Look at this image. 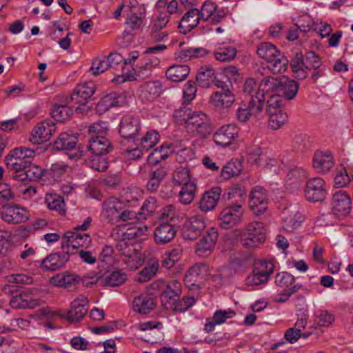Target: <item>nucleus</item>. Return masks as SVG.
<instances>
[{"mask_svg":"<svg viewBox=\"0 0 353 353\" xmlns=\"http://www.w3.org/2000/svg\"><path fill=\"white\" fill-rule=\"evenodd\" d=\"M322 65L321 58L313 51L302 54H296L292 60L291 66L294 77L303 80L308 77V72L316 70Z\"/></svg>","mask_w":353,"mask_h":353,"instance_id":"obj_1","label":"nucleus"},{"mask_svg":"<svg viewBox=\"0 0 353 353\" xmlns=\"http://www.w3.org/2000/svg\"><path fill=\"white\" fill-rule=\"evenodd\" d=\"M3 290L13 296L10 305L14 309H33L39 305V301L32 298L30 290L22 289L14 283L4 285Z\"/></svg>","mask_w":353,"mask_h":353,"instance_id":"obj_2","label":"nucleus"},{"mask_svg":"<svg viewBox=\"0 0 353 353\" xmlns=\"http://www.w3.org/2000/svg\"><path fill=\"white\" fill-rule=\"evenodd\" d=\"M35 156L34 150L26 147L12 149L5 157L6 167L14 172H21L30 163L32 162Z\"/></svg>","mask_w":353,"mask_h":353,"instance_id":"obj_3","label":"nucleus"},{"mask_svg":"<svg viewBox=\"0 0 353 353\" xmlns=\"http://www.w3.org/2000/svg\"><path fill=\"white\" fill-rule=\"evenodd\" d=\"M95 92V85L93 82L89 81L84 83H80L76 86L70 96L67 98L69 101H74L79 104L76 107V111L79 113H83L90 110V107L88 105V100Z\"/></svg>","mask_w":353,"mask_h":353,"instance_id":"obj_4","label":"nucleus"},{"mask_svg":"<svg viewBox=\"0 0 353 353\" xmlns=\"http://www.w3.org/2000/svg\"><path fill=\"white\" fill-rule=\"evenodd\" d=\"M101 131L99 123H94L90 126L88 132L90 135L87 145L88 151L94 155H105L112 150V144L109 139L99 134Z\"/></svg>","mask_w":353,"mask_h":353,"instance_id":"obj_5","label":"nucleus"},{"mask_svg":"<svg viewBox=\"0 0 353 353\" xmlns=\"http://www.w3.org/2000/svg\"><path fill=\"white\" fill-rule=\"evenodd\" d=\"M91 237L88 233L67 231L61 242V248L68 250L70 256H74L79 248H87L91 243Z\"/></svg>","mask_w":353,"mask_h":353,"instance_id":"obj_6","label":"nucleus"},{"mask_svg":"<svg viewBox=\"0 0 353 353\" xmlns=\"http://www.w3.org/2000/svg\"><path fill=\"white\" fill-rule=\"evenodd\" d=\"M243 214L244 210L241 202H230L220 213L219 225L224 229L232 228L243 221Z\"/></svg>","mask_w":353,"mask_h":353,"instance_id":"obj_7","label":"nucleus"},{"mask_svg":"<svg viewBox=\"0 0 353 353\" xmlns=\"http://www.w3.org/2000/svg\"><path fill=\"white\" fill-rule=\"evenodd\" d=\"M187 130L200 138H206L212 132V127L208 116L201 112H193L185 125Z\"/></svg>","mask_w":353,"mask_h":353,"instance_id":"obj_8","label":"nucleus"},{"mask_svg":"<svg viewBox=\"0 0 353 353\" xmlns=\"http://www.w3.org/2000/svg\"><path fill=\"white\" fill-rule=\"evenodd\" d=\"M78 137L72 134L63 132L59 134L58 138L54 141L53 148L56 150H66L70 153L68 155L70 159H79L85 155L83 150H75Z\"/></svg>","mask_w":353,"mask_h":353,"instance_id":"obj_9","label":"nucleus"},{"mask_svg":"<svg viewBox=\"0 0 353 353\" xmlns=\"http://www.w3.org/2000/svg\"><path fill=\"white\" fill-rule=\"evenodd\" d=\"M243 236V247L253 248L259 246L264 242L266 236L264 224L258 221L250 223Z\"/></svg>","mask_w":353,"mask_h":353,"instance_id":"obj_10","label":"nucleus"},{"mask_svg":"<svg viewBox=\"0 0 353 353\" xmlns=\"http://www.w3.org/2000/svg\"><path fill=\"white\" fill-rule=\"evenodd\" d=\"M274 270V265L271 261L260 262L259 265L255 266L252 272L246 278V285L254 286L267 283Z\"/></svg>","mask_w":353,"mask_h":353,"instance_id":"obj_11","label":"nucleus"},{"mask_svg":"<svg viewBox=\"0 0 353 353\" xmlns=\"http://www.w3.org/2000/svg\"><path fill=\"white\" fill-rule=\"evenodd\" d=\"M140 129V120L138 117L125 115L121 120L119 132L125 140L136 142L139 136Z\"/></svg>","mask_w":353,"mask_h":353,"instance_id":"obj_12","label":"nucleus"},{"mask_svg":"<svg viewBox=\"0 0 353 353\" xmlns=\"http://www.w3.org/2000/svg\"><path fill=\"white\" fill-rule=\"evenodd\" d=\"M305 194L309 201H323L327 195L324 180L321 177H313L308 179L305 184Z\"/></svg>","mask_w":353,"mask_h":353,"instance_id":"obj_13","label":"nucleus"},{"mask_svg":"<svg viewBox=\"0 0 353 353\" xmlns=\"http://www.w3.org/2000/svg\"><path fill=\"white\" fill-rule=\"evenodd\" d=\"M1 219L8 223L19 224L26 221L30 216L29 212L17 205H3L1 211Z\"/></svg>","mask_w":353,"mask_h":353,"instance_id":"obj_14","label":"nucleus"},{"mask_svg":"<svg viewBox=\"0 0 353 353\" xmlns=\"http://www.w3.org/2000/svg\"><path fill=\"white\" fill-rule=\"evenodd\" d=\"M62 250L63 253H51L43 259L41 262V268L45 271H56L63 268L71 256L68 250Z\"/></svg>","mask_w":353,"mask_h":353,"instance_id":"obj_15","label":"nucleus"},{"mask_svg":"<svg viewBox=\"0 0 353 353\" xmlns=\"http://www.w3.org/2000/svg\"><path fill=\"white\" fill-rule=\"evenodd\" d=\"M239 131V128L234 124L224 125L214 133V141L216 145L221 147L229 146L237 139Z\"/></svg>","mask_w":353,"mask_h":353,"instance_id":"obj_16","label":"nucleus"},{"mask_svg":"<svg viewBox=\"0 0 353 353\" xmlns=\"http://www.w3.org/2000/svg\"><path fill=\"white\" fill-rule=\"evenodd\" d=\"M352 209V201L344 190L335 192L332 197V212L338 217L347 216Z\"/></svg>","mask_w":353,"mask_h":353,"instance_id":"obj_17","label":"nucleus"},{"mask_svg":"<svg viewBox=\"0 0 353 353\" xmlns=\"http://www.w3.org/2000/svg\"><path fill=\"white\" fill-rule=\"evenodd\" d=\"M249 205L254 214L257 216L263 214L267 210V196L263 188L256 186L252 190Z\"/></svg>","mask_w":353,"mask_h":353,"instance_id":"obj_18","label":"nucleus"},{"mask_svg":"<svg viewBox=\"0 0 353 353\" xmlns=\"http://www.w3.org/2000/svg\"><path fill=\"white\" fill-rule=\"evenodd\" d=\"M205 228V223L202 216L198 215L192 216L183 225V237L188 240H195L201 234Z\"/></svg>","mask_w":353,"mask_h":353,"instance_id":"obj_19","label":"nucleus"},{"mask_svg":"<svg viewBox=\"0 0 353 353\" xmlns=\"http://www.w3.org/2000/svg\"><path fill=\"white\" fill-rule=\"evenodd\" d=\"M88 299L83 295H80L71 303L70 310L68 311L65 318L69 321H79L88 313Z\"/></svg>","mask_w":353,"mask_h":353,"instance_id":"obj_20","label":"nucleus"},{"mask_svg":"<svg viewBox=\"0 0 353 353\" xmlns=\"http://www.w3.org/2000/svg\"><path fill=\"white\" fill-rule=\"evenodd\" d=\"M218 232L211 228L207 231L205 235L196 243V253L200 256H208L216 243Z\"/></svg>","mask_w":353,"mask_h":353,"instance_id":"obj_21","label":"nucleus"},{"mask_svg":"<svg viewBox=\"0 0 353 353\" xmlns=\"http://www.w3.org/2000/svg\"><path fill=\"white\" fill-rule=\"evenodd\" d=\"M334 161L329 151H317L313 157V167L321 173L328 172L334 166Z\"/></svg>","mask_w":353,"mask_h":353,"instance_id":"obj_22","label":"nucleus"},{"mask_svg":"<svg viewBox=\"0 0 353 353\" xmlns=\"http://www.w3.org/2000/svg\"><path fill=\"white\" fill-rule=\"evenodd\" d=\"M54 124L48 122L41 123L34 128L31 133L30 141L34 144H39L48 141L55 132Z\"/></svg>","mask_w":353,"mask_h":353,"instance_id":"obj_23","label":"nucleus"},{"mask_svg":"<svg viewBox=\"0 0 353 353\" xmlns=\"http://www.w3.org/2000/svg\"><path fill=\"white\" fill-rule=\"evenodd\" d=\"M201 19H202V18L199 14V9H190L179 22L178 26L179 32L185 34H187L198 25Z\"/></svg>","mask_w":353,"mask_h":353,"instance_id":"obj_24","label":"nucleus"},{"mask_svg":"<svg viewBox=\"0 0 353 353\" xmlns=\"http://www.w3.org/2000/svg\"><path fill=\"white\" fill-rule=\"evenodd\" d=\"M221 194V188L219 186L212 188L206 191L199 203V208L203 212H208L214 209L216 206Z\"/></svg>","mask_w":353,"mask_h":353,"instance_id":"obj_25","label":"nucleus"},{"mask_svg":"<svg viewBox=\"0 0 353 353\" xmlns=\"http://www.w3.org/2000/svg\"><path fill=\"white\" fill-rule=\"evenodd\" d=\"M176 234V230L172 224L161 223L154 230V239L156 243L163 245L171 241Z\"/></svg>","mask_w":353,"mask_h":353,"instance_id":"obj_26","label":"nucleus"},{"mask_svg":"<svg viewBox=\"0 0 353 353\" xmlns=\"http://www.w3.org/2000/svg\"><path fill=\"white\" fill-rule=\"evenodd\" d=\"M132 305L134 311L147 314L154 309L156 304L152 294H143L134 298Z\"/></svg>","mask_w":353,"mask_h":353,"instance_id":"obj_27","label":"nucleus"},{"mask_svg":"<svg viewBox=\"0 0 353 353\" xmlns=\"http://www.w3.org/2000/svg\"><path fill=\"white\" fill-rule=\"evenodd\" d=\"M123 209L122 203L116 197L111 196L103 203V214L108 221L117 219L118 214Z\"/></svg>","mask_w":353,"mask_h":353,"instance_id":"obj_28","label":"nucleus"},{"mask_svg":"<svg viewBox=\"0 0 353 353\" xmlns=\"http://www.w3.org/2000/svg\"><path fill=\"white\" fill-rule=\"evenodd\" d=\"M79 282V277L77 275L70 274L68 272L57 274L50 279V283L54 285L68 289L75 288Z\"/></svg>","mask_w":353,"mask_h":353,"instance_id":"obj_29","label":"nucleus"},{"mask_svg":"<svg viewBox=\"0 0 353 353\" xmlns=\"http://www.w3.org/2000/svg\"><path fill=\"white\" fill-rule=\"evenodd\" d=\"M236 313L234 310L229 309L228 310H216L212 319H207L204 326V331L206 333L212 332L215 325L223 323L227 319L234 316Z\"/></svg>","mask_w":353,"mask_h":353,"instance_id":"obj_30","label":"nucleus"},{"mask_svg":"<svg viewBox=\"0 0 353 353\" xmlns=\"http://www.w3.org/2000/svg\"><path fill=\"white\" fill-rule=\"evenodd\" d=\"M43 176V171L41 167L30 163L21 172L14 174L12 178L17 181H37Z\"/></svg>","mask_w":353,"mask_h":353,"instance_id":"obj_31","label":"nucleus"},{"mask_svg":"<svg viewBox=\"0 0 353 353\" xmlns=\"http://www.w3.org/2000/svg\"><path fill=\"white\" fill-rule=\"evenodd\" d=\"M210 100L216 108L223 110L230 108L236 99L232 92H214Z\"/></svg>","mask_w":353,"mask_h":353,"instance_id":"obj_32","label":"nucleus"},{"mask_svg":"<svg viewBox=\"0 0 353 353\" xmlns=\"http://www.w3.org/2000/svg\"><path fill=\"white\" fill-rule=\"evenodd\" d=\"M299 83L288 78L281 79L278 95L282 96L287 100L293 99L297 94Z\"/></svg>","mask_w":353,"mask_h":353,"instance_id":"obj_33","label":"nucleus"},{"mask_svg":"<svg viewBox=\"0 0 353 353\" xmlns=\"http://www.w3.org/2000/svg\"><path fill=\"white\" fill-rule=\"evenodd\" d=\"M159 265L157 259L150 260L148 264L142 269L135 276V281L139 283H145L157 274Z\"/></svg>","mask_w":353,"mask_h":353,"instance_id":"obj_34","label":"nucleus"},{"mask_svg":"<svg viewBox=\"0 0 353 353\" xmlns=\"http://www.w3.org/2000/svg\"><path fill=\"white\" fill-rule=\"evenodd\" d=\"M190 73V68L185 65H174L170 67L165 75L172 81L179 82L187 78Z\"/></svg>","mask_w":353,"mask_h":353,"instance_id":"obj_35","label":"nucleus"},{"mask_svg":"<svg viewBox=\"0 0 353 353\" xmlns=\"http://www.w3.org/2000/svg\"><path fill=\"white\" fill-rule=\"evenodd\" d=\"M281 79L267 77L264 78L258 87V92L264 95L265 93L279 94Z\"/></svg>","mask_w":353,"mask_h":353,"instance_id":"obj_36","label":"nucleus"},{"mask_svg":"<svg viewBox=\"0 0 353 353\" xmlns=\"http://www.w3.org/2000/svg\"><path fill=\"white\" fill-rule=\"evenodd\" d=\"M269 116L268 125L272 130H277L283 125L288 121V114L281 110L270 109L268 112Z\"/></svg>","mask_w":353,"mask_h":353,"instance_id":"obj_37","label":"nucleus"},{"mask_svg":"<svg viewBox=\"0 0 353 353\" xmlns=\"http://www.w3.org/2000/svg\"><path fill=\"white\" fill-rule=\"evenodd\" d=\"M288 64V60L279 52L268 62V68L273 74H281L286 70Z\"/></svg>","mask_w":353,"mask_h":353,"instance_id":"obj_38","label":"nucleus"},{"mask_svg":"<svg viewBox=\"0 0 353 353\" xmlns=\"http://www.w3.org/2000/svg\"><path fill=\"white\" fill-rule=\"evenodd\" d=\"M119 95L116 92H111L106 94L98 102L97 108L100 113H104L112 107L119 105L118 100Z\"/></svg>","mask_w":353,"mask_h":353,"instance_id":"obj_39","label":"nucleus"},{"mask_svg":"<svg viewBox=\"0 0 353 353\" xmlns=\"http://www.w3.org/2000/svg\"><path fill=\"white\" fill-rule=\"evenodd\" d=\"M70 102L66 101L65 104L54 105L50 112L52 118L59 122L68 119L73 113L72 109L68 105Z\"/></svg>","mask_w":353,"mask_h":353,"instance_id":"obj_40","label":"nucleus"},{"mask_svg":"<svg viewBox=\"0 0 353 353\" xmlns=\"http://www.w3.org/2000/svg\"><path fill=\"white\" fill-rule=\"evenodd\" d=\"M167 170L164 168H160L153 171L150 175V179L146 185V188L151 192H155L159 187L160 183L167 175Z\"/></svg>","mask_w":353,"mask_h":353,"instance_id":"obj_41","label":"nucleus"},{"mask_svg":"<svg viewBox=\"0 0 353 353\" xmlns=\"http://www.w3.org/2000/svg\"><path fill=\"white\" fill-rule=\"evenodd\" d=\"M196 183L193 181L182 185L179 193V201L183 205L191 203L195 197Z\"/></svg>","mask_w":353,"mask_h":353,"instance_id":"obj_42","label":"nucleus"},{"mask_svg":"<svg viewBox=\"0 0 353 353\" xmlns=\"http://www.w3.org/2000/svg\"><path fill=\"white\" fill-rule=\"evenodd\" d=\"M159 137L160 136L157 131H149L140 139L137 138V141H139V143H135V145L137 147L141 148V150L147 151L159 142Z\"/></svg>","mask_w":353,"mask_h":353,"instance_id":"obj_43","label":"nucleus"},{"mask_svg":"<svg viewBox=\"0 0 353 353\" xmlns=\"http://www.w3.org/2000/svg\"><path fill=\"white\" fill-rule=\"evenodd\" d=\"M256 52L258 55L268 62L274 59L275 56L280 52L276 46L270 43L263 42L257 47Z\"/></svg>","mask_w":353,"mask_h":353,"instance_id":"obj_44","label":"nucleus"},{"mask_svg":"<svg viewBox=\"0 0 353 353\" xmlns=\"http://www.w3.org/2000/svg\"><path fill=\"white\" fill-rule=\"evenodd\" d=\"M236 49L232 46H223L214 52V56L216 60L222 62H229L236 56Z\"/></svg>","mask_w":353,"mask_h":353,"instance_id":"obj_45","label":"nucleus"},{"mask_svg":"<svg viewBox=\"0 0 353 353\" xmlns=\"http://www.w3.org/2000/svg\"><path fill=\"white\" fill-rule=\"evenodd\" d=\"M46 202L50 210H56L61 215L65 214V203L63 197L61 196L55 194H47Z\"/></svg>","mask_w":353,"mask_h":353,"instance_id":"obj_46","label":"nucleus"},{"mask_svg":"<svg viewBox=\"0 0 353 353\" xmlns=\"http://www.w3.org/2000/svg\"><path fill=\"white\" fill-rule=\"evenodd\" d=\"M265 97L260 92H256L255 96L252 95L247 107L253 116H257L262 112L265 105Z\"/></svg>","mask_w":353,"mask_h":353,"instance_id":"obj_47","label":"nucleus"},{"mask_svg":"<svg viewBox=\"0 0 353 353\" xmlns=\"http://www.w3.org/2000/svg\"><path fill=\"white\" fill-rule=\"evenodd\" d=\"M303 221L302 216L300 213H295L285 216L283 219V229L288 232H293L299 228Z\"/></svg>","mask_w":353,"mask_h":353,"instance_id":"obj_48","label":"nucleus"},{"mask_svg":"<svg viewBox=\"0 0 353 353\" xmlns=\"http://www.w3.org/2000/svg\"><path fill=\"white\" fill-rule=\"evenodd\" d=\"M241 170V165L237 161H229L222 168L221 172V177L224 180L230 179V178L239 175Z\"/></svg>","mask_w":353,"mask_h":353,"instance_id":"obj_49","label":"nucleus"},{"mask_svg":"<svg viewBox=\"0 0 353 353\" xmlns=\"http://www.w3.org/2000/svg\"><path fill=\"white\" fill-rule=\"evenodd\" d=\"M208 52V50L203 48H188L180 50L176 54L178 58L187 61L194 57H202Z\"/></svg>","mask_w":353,"mask_h":353,"instance_id":"obj_50","label":"nucleus"},{"mask_svg":"<svg viewBox=\"0 0 353 353\" xmlns=\"http://www.w3.org/2000/svg\"><path fill=\"white\" fill-rule=\"evenodd\" d=\"M125 279L126 275L125 273L120 270H115L107 275L101 281L104 285L118 286L123 283Z\"/></svg>","mask_w":353,"mask_h":353,"instance_id":"obj_51","label":"nucleus"},{"mask_svg":"<svg viewBox=\"0 0 353 353\" xmlns=\"http://www.w3.org/2000/svg\"><path fill=\"white\" fill-rule=\"evenodd\" d=\"M172 178L173 182L177 185H183L192 182L190 180V170L186 167L177 168L173 174Z\"/></svg>","mask_w":353,"mask_h":353,"instance_id":"obj_52","label":"nucleus"},{"mask_svg":"<svg viewBox=\"0 0 353 353\" xmlns=\"http://www.w3.org/2000/svg\"><path fill=\"white\" fill-rule=\"evenodd\" d=\"M194 303L195 299L194 296H184L181 299H176L172 301L168 309L172 310L174 312H182L192 306Z\"/></svg>","mask_w":353,"mask_h":353,"instance_id":"obj_53","label":"nucleus"},{"mask_svg":"<svg viewBox=\"0 0 353 353\" xmlns=\"http://www.w3.org/2000/svg\"><path fill=\"white\" fill-rule=\"evenodd\" d=\"M170 147L161 145L159 148L154 149L148 157V163L150 164L156 165L161 161L168 158Z\"/></svg>","mask_w":353,"mask_h":353,"instance_id":"obj_54","label":"nucleus"},{"mask_svg":"<svg viewBox=\"0 0 353 353\" xmlns=\"http://www.w3.org/2000/svg\"><path fill=\"white\" fill-rule=\"evenodd\" d=\"M157 208V200L154 197H149L143 203L138 219H146L148 216L153 214Z\"/></svg>","mask_w":353,"mask_h":353,"instance_id":"obj_55","label":"nucleus"},{"mask_svg":"<svg viewBox=\"0 0 353 353\" xmlns=\"http://www.w3.org/2000/svg\"><path fill=\"white\" fill-rule=\"evenodd\" d=\"M245 196V191L244 188L241 185H234L232 187L228 193V199L233 203L241 202L242 205Z\"/></svg>","mask_w":353,"mask_h":353,"instance_id":"obj_56","label":"nucleus"},{"mask_svg":"<svg viewBox=\"0 0 353 353\" xmlns=\"http://www.w3.org/2000/svg\"><path fill=\"white\" fill-rule=\"evenodd\" d=\"M104 155H94V157L88 161V165L93 170L99 172H104L108 166V161Z\"/></svg>","mask_w":353,"mask_h":353,"instance_id":"obj_57","label":"nucleus"},{"mask_svg":"<svg viewBox=\"0 0 353 353\" xmlns=\"http://www.w3.org/2000/svg\"><path fill=\"white\" fill-rule=\"evenodd\" d=\"M108 68L117 70L119 68L124 70V59L121 54L117 52L110 53L107 57Z\"/></svg>","mask_w":353,"mask_h":353,"instance_id":"obj_58","label":"nucleus"},{"mask_svg":"<svg viewBox=\"0 0 353 353\" xmlns=\"http://www.w3.org/2000/svg\"><path fill=\"white\" fill-rule=\"evenodd\" d=\"M123 263L125 265V268L130 270L137 269L143 263L141 254L138 252L130 256L122 259Z\"/></svg>","mask_w":353,"mask_h":353,"instance_id":"obj_59","label":"nucleus"},{"mask_svg":"<svg viewBox=\"0 0 353 353\" xmlns=\"http://www.w3.org/2000/svg\"><path fill=\"white\" fill-rule=\"evenodd\" d=\"M216 5L211 1H205L199 10V14L204 21H208L216 11Z\"/></svg>","mask_w":353,"mask_h":353,"instance_id":"obj_60","label":"nucleus"},{"mask_svg":"<svg viewBox=\"0 0 353 353\" xmlns=\"http://www.w3.org/2000/svg\"><path fill=\"white\" fill-rule=\"evenodd\" d=\"M148 230V227L146 225L144 226H137L135 225L132 228H129L125 232L123 233V237L128 240L133 239L137 237H139L142 235L145 234V233Z\"/></svg>","mask_w":353,"mask_h":353,"instance_id":"obj_61","label":"nucleus"},{"mask_svg":"<svg viewBox=\"0 0 353 353\" xmlns=\"http://www.w3.org/2000/svg\"><path fill=\"white\" fill-rule=\"evenodd\" d=\"M108 69V61L105 59H101L96 58L92 63V66L90 69L92 74L97 76Z\"/></svg>","mask_w":353,"mask_h":353,"instance_id":"obj_62","label":"nucleus"},{"mask_svg":"<svg viewBox=\"0 0 353 353\" xmlns=\"http://www.w3.org/2000/svg\"><path fill=\"white\" fill-rule=\"evenodd\" d=\"M214 76V70L210 65L202 66L196 74L198 82H205Z\"/></svg>","mask_w":353,"mask_h":353,"instance_id":"obj_63","label":"nucleus"},{"mask_svg":"<svg viewBox=\"0 0 353 353\" xmlns=\"http://www.w3.org/2000/svg\"><path fill=\"white\" fill-rule=\"evenodd\" d=\"M248 161L252 165H259L261 161L262 150L259 147L248 148Z\"/></svg>","mask_w":353,"mask_h":353,"instance_id":"obj_64","label":"nucleus"}]
</instances>
